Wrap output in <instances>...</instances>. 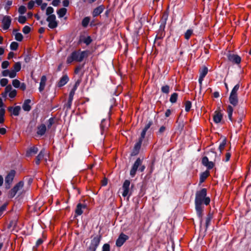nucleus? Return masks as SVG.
Instances as JSON below:
<instances>
[{"label":"nucleus","instance_id":"f257e3e1","mask_svg":"<svg viewBox=\"0 0 251 251\" xmlns=\"http://www.w3.org/2000/svg\"><path fill=\"white\" fill-rule=\"evenodd\" d=\"M206 190L203 188L199 191H197L196 194L195 198V208L197 212V214L200 219V223L202 222V211L203 206L202 203L207 205L210 202V199L209 197H206Z\"/></svg>","mask_w":251,"mask_h":251},{"label":"nucleus","instance_id":"f03ea898","mask_svg":"<svg viewBox=\"0 0 251 251\" xmlns=\"http://www.w3.org/2000/svg\"><path fill=\"white\" fill-rule=\"evenodd\" d=\"M88 55V51H74L68 57L67 62L69 64L73 61L81 62L84 58L87 57Z\"/></svg>","mask_w":251,"mask_h":251},{"label":"nucleus","instance_id":"7ed1b4c3","mask_svg":"<svg viewBox=\"0 0 251 251\" xmlns=\"http://www.w3.org/2000/svg\"><path fill=\"white\" fill-rule=\"evenodd\" d=\"M130 182L129 180H126L122 186V190L123 192L122 193V196L124 197H126V196H130L131 195V192L130 191Z\"/></svg>","mask_w":251,"mask_h":251},{"label":"nucleus","instance_id":"20e7f679","mask_svg":"<svg viewBox=\"0 0 251 251\" xmlns=\"http://www.w3.org/2000/svg\"><path fill=\"white\" fill-rule=\"evenodd\" d=\"M15 174L14 171H11L6 176L5 179V185L6 189L10 188L14 177Z\"/></svg>","mask_w":251,"mask_h":251},{"label":"nucleus","instance_id":"39448f33","mask_svg":"<svg viewBox=\"0 0 251 251\" xmlns=\"http://www.w3.org/2000/svg\"><path fill=\"white\" fill-rule=\"evenodd\" d=\"M142 160L138 158L137 159L136 161L134 162L130 171V175L132 177H134L136 174V171L138 168L141 166L142 164Z\"/></svg>","mask_w":251,"mask_h":251},{"label":"nucleus","instance_id":"423d86ee","mask_svg":"<svg viewBox=\"0 0 251 251\" xmlns=\"http://www.w3.org/2000/svg\"><path fill=\"white\" fill-rule=\"evenodd\" d=\"M24 186L23 182H20L17 184L10 191L9 196L10 198H13L16 193L22 189Z\"/></svg>","mask_w":251,"mask_h":251},{"label":"nucleus","instance_id":"0eeeda50","mask_svg":"<svg viewBox=\"0 0 251 251\" xmlns=\"http://www.w3.org/2000/svg\"><path fill=\"white\" fill-rule=\"evenodd\" d=\"M47 21L49 22V27L50 28H54L57 26L56 21V17L54 14L50 15L47 18Z\"/></svg>","mask_w":251,"mask_h":251},{"label":"nucleus","instance_id":"6e6552de","mask_svg":"<svg viewBox=\"0 0 251 251\" xmlns=\"http://www.w3.org/2000/svg\"><path fill=\"white\" fill-rule=\"evenodd\" d=\"M100 242V237L96 236L91 241L89 246V250L91 251H95L99 246Z\"/></svg>","mask_w":251,"mask_h":251},{"label":"nucleus","instance_id":"1a4fd4ad","mask_svg":"<svg viewBox=\"0 0 251 251\" xmlns=\"http://www.w3.org/2000/svg\"><path fill=\"white\" fill-rule=\"evenodd\" d=\"M227 58L229 61L237 64H239L241 60V57L239 55L233 53L228 54Z\"/></svg>","mask_w":251,"mask_h":251},{"label":"nucleus","instance_id":"9d476101","mask_svg":"<svg viewBox=\"0 0 251 251\" xmlns=\"http://www.w3.org/2000/svg\"><path fill=\"white\" fill-rule=\"evenodd\" d=\"M128 239V236L123 233H121L116 241V246L121 247Z\"/></svg>","mask_w":251,"mask_h":251},{"label":"nucleus","instance_id":"9b49d317","mask_svg":"<svg viewBox=\"0 0 251 251\" xmlns=\"http://www.w3.org/2000/svg\"><path fill=\"white\" fill-rule=\"evenodd\" d=\"M11 22V18L9 16H5L2 20L3 29L7 30L9 27Z\"/></svg>","mask_w":251,"mask_h":251},{"label":"nucleus","instance_id":"f8f14e48","mask_svg":"<svg viewBox=\"0 0 251 251\" xmlns=\"http://www.w3.org/2000/svg\"><path fill=\"white\" fill-rule=\"evenodd\" d=\"M208 72L207 68L204 67L200 71V77L199 78V82L200 83V87L202 85V82L203 80V78L205 76Z\"/></svg>","mask_w":251,"mask_h":251},{"label":"nucleus","instance_id":"ddd939ff","mask_svg":"<svg viewBox=\"0 0 251 251\" xmlns=\"http://www.w3.org/2000/svg\"><path fill=\"white\" fill-rule=\"evenodd\" d=\"M76 90V88L75 87L72 91L70 92L69 94V100L67 103L66 104V107L67 108L70 109L71 107L72 101L73 100V97L75 93V91Z\"/></svg>","mask_w":251,"mask_h":251},{"label":"nucleus","instance_id":"4468645a","mask_svg":"<svg viewBox=\"0 0 251 251\" xmlns=\"http://www.w3.org/2000/svg\"><path fill=\"white\" fill-rule=\"evenodd\" d=\"M8 111L15 116H18L21 110L20 106H16L14 107H9L8 108Z\"/></svg>","mask_w":251,"mask_h":251},{"label":"nucleus","instance_id":"2eb2a0df","mask_svg":"<svg viewBox=\"0 0 251 251\" xmlns=\"http://www.w3.org/2000/svg\"><path fill=\"white\" fill-rule=\"evenodd\" d=\"M142 142L141 140H139V141L135 145L134 149L131 152L132 155H136L139 153Z\"/></svg>","mask_w":251,"mask_h":251},{"label":"nucleus","instance_id":"dca6fc26","mask_svg":"<svg viewBox=\"0 0 251 251\" xmlns=\"http://www.w3.org/2000/svg\"><path fill=\"white\" fill-rule=\"evenodd\" d=\"M47 80V79L46 75L42 76L40 82V86L39 87V90L40 92H42L44 90L46 86Z\"/></svg>","mask_w":251,"mask_h":251},{"label":"nucleus","instance_id":"f3484780","mask_svg":"<svg viewBox=\"0 0 251 251\" xmlns=\"http://www.w3.org/2000/svg\"><path fill=\"white\" fill-rule=\"evenodd\" d=\"M104 9V6L102 5H100V6L97 7V8L94 9V10L93 12V16L94 17H96L98 15H99L100 14H101L103 12Z\"/></svg>","mask_w":251,"mask_h":251},{"label":"nucleus","instance_id":"a211bd4d","mask_svg":"<svg viewBox=\"0 0 251 251\" xmlns=\"http://www.w3.org/2000/svg\"><path fill=\"white\" fill-rule=\"evenodd\" d=\"M222 117L223 115L220 112L216 111L213 117V120L215 123L218 124L221 121Z\"/></svg>","mask_w":251,"mask_h":251},{"label":"nucleus","instance_id":"6ab92c4d","mask_svg":"<svg viewBox=\"0 0 251 251\" xmlns=\"http://www.w3.org/2000/svg\"><path fill=\"white\" fill-rule=\"evenodd\" d=\"M31 100L29 99H27L25 100L22 106L23 109L25 111H29L31 109L30 103Z\"/></svg>","mask_w":251,"mask_h":251},{"label":"nucleus","instance_id":"aec40b11","mask_svg":"<svg viewBox=\"0 0 251 251\" xmlns=\"http://www.w3.org/2000/svg\"><path fill=\"white\" fill-rule=\"evenodd\" d=\"M46 126L45 125L42 124L38 127L37 133L39 135H44L46 131Z\"/></svg>","mask_w":251,"mask_h":251},{"label":"nucleus","instance_id":"412c9836","mask_svg":"<svg viewBox=\"0 0 251 251\" xmlns=\"http://www.w3.org/2000/svg\"><path fill=\"white\" fill-rule=\"evenodd\" d=\"M229 100L231 104H232L234 106L236 105L238 103L237 95L230 94Z\"/></svg>","mask_w":251,"mask_h":251},{"label":"nucleus","instance_id":"4be33fe9","mask_svg":"<svg viewBox=\"0 0 251 251\" xmlns=\"http://www.w3.org/2000/svg\"><path fill=\"white\" fill-rule=\"evenodd\" d=\"M38 149L36 147H32L29 148L26 152V156H29L33 154L37 153Z\"/></svg>","mask_w":251,"mask_h":251},{"label":"nucleus","instance_id":"5701e85b","mask_svg":"<svg viewBox=\"0 0 251 251\" xmlns=\"http://www.w3.org/2000/svg\"><path fill=\"white\" fill-rule=\"evenodd\" d=\"M69 78L67 75L63 76L58 83V86L59 87H62L65 85L68 81Z\"/></svg>","mask_w":251,"mask_h":251},{"label":"nucleus","instance_id":"b1692460","mask_svg":"<svg viewBox=\"0 0 251 251\" xmlns=\"http://www.w3.org/2000/svg\"><path fill=\"white\" fill-rule=\"evenodd\" d=\"M85 207V205H82L81 203H79L77 204L76 210H75V213L77 215H80L82 214L83 211L82 209L84 208Z\"/></svg>","mask_w":251,"mask_h":251},{"label":"nucleus","instance_id":"393cba45","mask_svg":"<svg viewBox=\"0 0 251 251\" xmlns=\"http://www.w3.org/2000/svg\"><path fill=\"white\" fill-rule=\"evenodd\" d=\"M67 9L65 8H62L59 9L57 14L58 16V17L61 18L64 16V15L66 14Z\"/></svg>","mask_w":251,"mask_h":251},{"label":"nucleus","instance_id":"a878e982","mask_svg":"<svg viewBox=\"0 0 251 251\" xmlns=\"http://www.w3.org/2000/svg\"><path fill=\"white\" fill-rule=\"evenodd\" d=\"M209 172L208 171H205L204 172H203L201 176H200V182L201 183V182H203L204 180L207 177V176H208L209 175Z\"/></svg>","mask_w":251,"mask_h":251},{"label":"nucleus","instance_id":"bb28decb","mask_svg":"<svg viewBox=\"0 0 251 251\" xmlns=\"http://www.w3.org/2000/svg\"><path fill=\"white\" fill-rule=\"evenodd\" d=\"M226 144V140L225 138H224L223 139L221 143H220V145L219 146V150L220 151V152H222V151L225 149Z\"/></svg>","mask_w":251,"mask_h":251},{"label":"nucleus","instance_id":"cd10ccee","mask_svg":"<svg viewBox=\"0 0 251 251\" xmlns=\"http://www.w3.org/2000/svg\"><path fill=\"white\" fill-rule=\"evenodd\" d=\"M239 87H240V84L239 83H238L233 87V88L232 89V90L230 93V94L234 95H237V93L239 89Z\"/></svg>","mask_w":251,"mask_h":251},{"label":"nucleus","instance_id":"c85d7f7f","mask_svg":"<svg viewBox=\"0 0 251 251\" xmlns=\"http://www.w3.org/2000/svg\"><path fill=\"white\" fill-rule=\"evenodd\" d=\"M90 19L88 17H85L82 21V25L83 27H86L90 22Z\"/></svg>","mask_w":251,"mask_h":251},{"label":"nucleus","instance_id":"c756f323","mask_svg":"<svg viewBox=\"0 0 251 251\" xmlns=\"http://www.w3.org/2000/svg\"><path fill=\"white\" fill-rule=\"evenodd\" d=\"M178 95L177 93H173L170 97V101L172 103H175L177 99Z\"/></svg>","mask_w":251,"mask_h":251},{"label":"nucleus","instance_id":"7c9ffc66","mask_svg":"<svg viewBox=\"0 0 251 251\" xmlns=\"http://www.w3.org/2000/svg\"><path fill=\"white\" fill-rule=\"evenodd\" d=\"M21 69V64L19 62H16L13 66V71H15L16 72H18L20 71Z\"/></svg>","mask_w":251,"mask_h":251},{"label":"nucleus","instance_id":"2f4dec72","mask_svg":"<svg viewBox=\"0 0 251 251\" xmlns=\"http://www.w3.org/2000/svg\"><path fill=\"white\" fill-rule=\"evenodd\" d=\"M212 218V216L211 214H209L206 218V223H205V226L206 229L207 228L209 223Z\"/></svg>","mask_w":251,"mask_h":251},{"label":"nucleus","instance_id":"473e14b6","mask_svg":"<svg viewBox=\"0 0 251 251\" xmlns=\"http://www.w3.org/2000/svg\"><path fill=\"white\" fill-rule=\"evenodd\" d=\"M233 108L231 106L229 105L227 108V113H228V116L229 120L232 121L231 117H232V114L233 112Z\"/></svg>","mask_w":251,"mask_h":251},{"label":"nucleus","instance_id":"72a5a7b5","mask_svg":"<svg viewBox=\"0 0 251 251\" xmlns=\"http://www.w3.org/2000/svg\"><path fill=\"white\" fill-rule=\"evenodd\" d=\"M193 30L191 29H188L186 32L185 33V34H184V37H185V38L186 39H189V38L190 37V36H191V35L193 33Z\"/></svg>","mask_w":251,"mask_h":251},{"label":"nucleus","instance_id":"f704fd0d","mask_svg":"<svg viewBox=\"0 0 251 251\" xmlns=\"http://www.w3.org/2000/svg\"><path fill=\"white\" fill-rule=\"evenodd\" d=\"M107 123V121H106L105 119H103L101 120V124H100V128L101 130H104L105 128L107 127V126L108 125V123L106 124L105 123Z\"/></svg>","mask_w":251,"mask_h":251},{"label":"nucleus","instance_id":"c9c22d12","mask_svg":"<svg viewBox=\"0 0 251 251\" xmlns=\"http://www.w3.org/2000/svg\"><path fill=\"white\" fill-rule=\"evenodd\" d=\"M18 44L16 42H13L10 44V49L13 50H15L17 49Z\"/></svg>","mask_w":251,"mask_h":251},{"label":"nucleus","instance_id":"e433bc0d","mask_svg":"<svg viewBox=\"0 0 251 251\" xmlns=\"http://www.w3.org/2000/svg\"><path fill=\"white\" fill-rule=\"evenodd\" d=\"M20 81L18 79H14L12 81V84L13 86L16 88H19L20 87Z\"/></svg>","mask_w":251,"mask_h":251},{"label":"nucleus","instance_id":"4c0bfd02","mask_svg":"<svg viewBox=\"0 0 251 251\" xmlns=\"http://www.w3.org/2000/svg\"><path fill=\"white\" fill-rule=\"evenodd\" d=\"M26 11V7L25 6H21L18 9V12L21 14H24Z\"/></svg>","mask_w":251,"mask_h":251},{"label":"nucleus","instance_id":"58836bf2","mask_svg":"<svg viewBox=\"0 0 251 251\" xmlns=\"http://www.w3.org/2000/svg\"><path fill=\"white\" fill-rule=\"evenodd\" d=\"M15 39L18 41H21L23 40V37L21 33H16L15 35Z\"/></svg>","mask_w":251,"mask_h":251},{"label":"nucleus","instance_id":"ea45409f","mask_svg":"<svg viewBox=\"0 0 251 251\" xmlns=\"http://www.w3.org/2000/svg\"><path fill=\"white\" fill-rule=\"evenodd\" d=\"M8 82V80L6 78H2L0 80V84L1 86H5Z\"/></svg>","mask_w":251,"mask_h":251},{"label":"nucleus","instance_id":"a19ab883","mask_svg":"<svg viewBox=\"0 0 251 251\" xmlns=\"http://www.w3.org/2000/svg\"><path fill=\"white\" fill-rule=\"evenodd\" d=\"M191 107V102L190 101H187L185 103V111L188 112Z\"/></svg>","mask_w":251,"mask_h":251},{"label":"nucleus","instance_id":"79ce46f5","mask_svg":"<svg viewBox=\"0 0 251 251\" xmlns=\"http://www.w3.org/2000/svg\"><path fill=\"white\" fill-rule=\"evenodd\" d=\"M54 9L52 7H48L46 9V14L47 15H52L51 14L53 12Z\"/></svg>","mask_w":251,"mask_h":251},{"label":"nucleus","instance_id":"37998d69","mask_svg":"<svg viewBox=\"0 0 251 251\" xmlns=\"http://www.w3.org/2000/svg\"><path fill=\"white\" fill-rule=\"evenodd\" d=\"M169 86L168 85H165L162 87L161 91L164 93H168L169 92Z\"/></svg>","mask_w":251,"mask_h":251},{"label":"nucleus","instance_id":"c03bdc74","mask_svg":"<svg viewBox=\"0 0 251 251\" xmlns=\"http://www.w3.org/2000/svg\"><path fill=\"white\" fill-rule=\"evenodd\" d=\"M26 21V18L25 16H19L18 19V22L21 24H24Z\"/></svg>","mask_w":251,"mask_h":251},{"label":"nucleus","instance_id":"a18cd8bd","mask_svg":"<svg viewBox=\"0 0 251 251\" xmlns=\"http://www.w3.org/2000/svg\"><path fill=\"white\" fill-rule=\"evenodd\" d=\"M17 91L15 89L13 90L9 93V96L11 98H14L16 97Z\"/></svg>","mask_w":251,"mask_h":251},{"label":"nucleus","instance_id":"49530a36","mask_svg":"<svg viewBox=\"0 0 251 251\" xmlns=\"http://www.w3.org/2000/svg\"><path fill=\"white\" fill-rule=\"evenodd\" d=\"M45 151L44 150H42L39 153V154L38 155L37 157L39 158L40 160H41L42 158H43L45 154Z\"/></svg>","mask_w":251,"mask_h":251},{"label":"nucleus","instance_id":"de8ad7c7","mask_svg":"<svg viewBox=\"0 0 251 251\" xmlns=\"http://www.w3.org/2000/svg\"><path fill=\"white\" fill-rule=\"evenodd\" d=\"M30 31V28L28 26H25L23 29V32L25 34H28Z\"/></svg>","mask_w":251,"mask_h":251},{"label":"nucleus","instance_id":"09e8293b","mask_svg":"<svg viewBox=\"0 0 251 251\" xmlns=\"http://www.w3.org/2000/svg\"><path fill=\"white\" fill-rule=\"evenodd\" d=\"M16 73L15 71H13V70L9 71V76L10 78H14L16 76Z\"/></svg>","mask_w":251,"mask_h":251},{"label":"nucleus","instance_id":"8fccbe9b","mask_svg":"<svg viewBox=\"0 0 251 251\" xmlns=\"http://www.w3.org/2000/svg\"><path fill=\"white\" fill-rule=\"evenodd\" d=\"M102 251H110V246L108 244H105L102 247Z\"/></svg>","mask_w":251,"mask_h":251},{"label":"nucleus","instance_id":"3c124183","mask_svg":"<svg viewBox=\"0 0 251 251\" xmlns=\"http://www.w3.org/2000/svg\"><path fill=\"white\" fill-rule=\"evenodd\" d=\"M54 123V119L53 118H50L47 123L48 127L50 128Z\"/></svg>","mask_w":251,"mask_h":251},{"label":"nucleus","instance_id":"603ef678","mask_svg":"<svg viewBox=\"0 0 251 251\" xmlns=\"http://www.w3.org/2000/svg\"><path fill=\"white\" fill-rule=\"evenodd\" d=\"M84 43H85L86 45H89L92 42V40L90 36H88L86 38H85L83 41Z\"/></svg>","mask_w":251,"mask_h":251},{"label":"nucleus","instance_id":"864d4df0","mask_svg":"<svg viewBox=\"0 0 251 251\" xmlns=\"http://www.w3.org/2000/svg\"><path fill=\"white\" fill-rule=\"evenodd\" d=\"M9 65V63L7 61H3L1 64V67L3 69H6L7 68Z\"/></svg>","mask_w":251,"mask_h":251},{"label":"nucleus","instance_id":"5fc2aeb1","mask_svg":"<svg viewBox=\"0 0 251 251\" xmlns=\"http://www.w3.org/2000/svg\"><path fill=\"white\" fill-rule=\"evenodd\" d=\"M205 166L208 169H211L214 167V163L212 161H209Z\"/></svg>","mask_w":251,"mask_h":251},{"label":"nucleus","instance_id":"6e6d98bb","mask_svg":"<svg viewBox=\"0 0 251 251\" xmlns=\"http://www.w3.org/2000/svg\"><path fill=\"white\" fill-rule=\"evenodd\" d=\"M13 90L14 89L12 88V86L10 85L6 86V87L5 88V91L7 93H9Z\"/></svg>","mask_w":251,"mask_h":251},{"label":"nucleus","instance_id":"4d7b16f0","mask_svg":"<svg viewBox=\"0 0 251 251\" xmlns=\"http://www.w3.org/2000/svg\"><path fill=\"white\" fill-rule=\"evenodd\" d=\"M34 4H35V2L34 1H33V0L30 1L28 3V5H27L28 8L29 9H31L34 7Z\"/></svg>","mask_w":251,"mask_h":251},{"label":"nucleus","instance_id":"13d9d810","mask_svg":"<svg viewBox=\"0 0 251 251\" xmlns=\"http://www.w3.org/2000/svg\"><path fill=\"white\" fill-rule=\"evenodd\" d=\"M208 162H209V160L207 157L205 156L202 158V163L204 166H205Z\"/></svg>","mask_w":251,"mask_h":251},{"label":"nucleus","instance_id":"bf43d9fd","mask_svg":"<svg viewBox=\"0 0 251 251\" xmlns=\"http://www.w3.org/2000/svg\"><path fill=\"white\" fill-rule=\"evenodd\" d=\"M146 132H147V131H146L145 130H144V129L143 130V131H142L141 134V137L140 138L139 140H141V141L142 142L143 139L144 138V137L145 136Z\"/></svg>","mask_w":251,"mask_h":251},{"label":"nucleus","instance_id":"052dcab7","mask_svg":"<svg viewBox=\"0 0 251 251\" xmlns=\"http://www.w3.org/2000/svg\"><path fill=\"white\" fill-rule=\"evenodd\" d=\"M9 71L8 70H5L2 72V75L4 76H9Z\"/></svg>","mask_w":251,"mask_h":251},{"label":"nucleus","instance_id":"680f3d73","mask_svg":"<svg viewBox=\"0 0 251 251\" xmlns=\"http://www.w3.org/2000/svg\"><path fill=\"white\" fill-rule=\"evenodd\" d=\"M60 2V0H53L52 1V4L54 6H57Z\"/></svg>","mask_w":251,"mask_h":251},{"label":"nucleus","instance_id":"e2e57ef3","mask_svg":"<svg viewBox=\"0 0 251 251\" xmlns=\"http://www.w3.org/2000/svg\"><path fill=\"white\" fill-rule=\"evenodd\" d=\"M22 90H25L26 89V85L24 83H20V87H19Z\"/></svg>","mask_w":251,"mask_h":251},{"label":"nucleus","instance_id":"0e129e2a","mask_svg":"<svg viewBox=\"0 0 251 251\" xmlns=\"http://www.w3.org/2000/svg\"><path fill=\"white\" fill-rule=\"evenodd\" d=\"M6 205L4 204L0 207V214H1L6 209Z\"/></svg>","mask_w":251,"mask_h":251},{"label":"nucleus","instance_id":"69168bd1","mask_svg":"<svg viewBox=\"0 0 251 251\" xmlns=\"http://www.w3.org/2000/svg\"><path fill=\"white\" fill-rule=\"evenodd\" d=\"M230 156H231L230 153L229 152H227L226 153V160H225V161L226 162L228 161L229 160V159L230 158Z\"/></svg>","mask_w":251,"mask_h":251},{"label":"nucleus","instance_id":"338daca9","mask_svg":"<svg viewBox=\"0 0 251 251\" xmlns=\"http://www.w3.org/2000/svg\"><path fill=\"white\" fill-rule=\"evenodd\" d=\"M69 4V1L68 0H64L63 1V5L65 7L68 6Z\"/></svg>","mask_w":251,"mask_h":251},{"label":"nucleus","instance_id":"774afa93","mask_svg":"<svg viewBox=\"0 0 251 251\" xmlns=\"http://www.w3.org/2000/svg\"><path fill=\"white\" fill-rule=\"evenodd\" d=\"M6 132V130L5 128H3V127L0 128V133L1 134L3 135V134H5Z\"/></svg>","mask_w":251,"mask_h":251}]
</instances>
